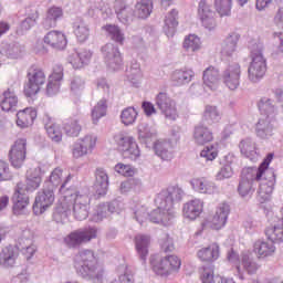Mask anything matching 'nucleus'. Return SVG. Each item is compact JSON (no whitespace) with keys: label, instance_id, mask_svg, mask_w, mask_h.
I'll return each mask as SVG.
<instances>
[{"label":"nucleus","instance_id":"a19ab883","mask_svg":"<svg viewBox=\"0 0 283 283\" xmlns=\"http://www.w3.org/2000/svg\"><path fill=\"white\" fill-rule=\"evenodd\" d=\"M44 127L49 138L53 143H61L63 140V132L61 130V125L53 122L50 116L44 117Z\"/></svg>","mask_w":283,"mask_h":283},{"label":"nucleus","instance_id":"ea45409f","mask_svg":"<svg viewBox=\"0 0 283 283\" xmlns=\"http://www.w3.org/2000/svg\"><path fill=\"white\" fill-rule=\"evenodd\" d=\"M178 9H171L165 15L164 32L168 39H171L176 34V28H178Z\"/></svg>","mask_w":283,"mask_h":283},{"label":"nucleus","instance_id":"9d476101","mask_svg":"<svg viewBox=\"0 0 283 283\" xmlns=\"http://www.w3.org/2000/svg\"><path fill=\"white\" fill-rule=\"evenodd\" d=\"M229 213H231V207L229 206V203H219L214 210L212 218L203 222V229H213L214 231H220V229H224L229 220Z\"/></svg>","mask_w":283,"mask_h":283},{"label":"nucleus","instance_id":"6e6d98bb","mask_svg":"<svg viewBox=\"0 0 283 283\" xmlns=\"http://www.w3.org/2000/svg\"><path fill=\"white\" fill-rule=\"evenodd\" d=\"M241 154L245 158H250L251 160H256L258 150L255 149V142L251 138L243 139L240 145Z\"/></svg>","mask_w":283,"mask_h":283},{"label":"nucleus","instance_id":"0eeeda50","mask_svg":"<svg viewBox=\"0 0 283 283\" xmlns=\"http://www.w3.org/2000/svg\"><path fill=\"white\" fill-rule=\"evenodd\" d=\"M252 62L248 69V76L251 83H260L266 74V59H264V44L254 43L250 48Z\"/></svg>","mask_w":283,"mask_h":283},{"label":"nucleus","instance_id":"4468645a","mask_svg":"<svg viewBox=\"0 0 283 283\" xmlns=\"http://www.w3.org/2000/svg\"><path fill=\"white\" fill-rule=\"evenodd\" d=\"M102 55L106 67L112 72L123 70V54L120 50L113 43H107L102 48Z\"/></svg>","mask_w":283,"mask_h":283},{"label":"nucleus","instance_id":"774afa93","mask_svg":"<svg viewBox=\"0 0 283 283\" xmlns=\"http://www.w3.org/2000/svg\"><path fill=\"white\" fill-rule=\"evenodd\" d=\"M85 90V80L78 75H74L70 80V91L72 94H81Z\"/></svg>","mask_w":283,"mask_h":283},{"label":"nucleus","instance_id":"13d9d810","mask_svg":"<svg viewBox=\"0 0 283 283\" xmlns=\"http://www.w3.org/2000/svg\"><path fill=\"white\" fill-rule=\"evenodd\" d=\"M107 114V99H99L91 111V117L94 125H97L101 118Z\"/></svg>","mask_w":283,"mask_h":283},{"label":"nucleus","instance_id":"dca6fc26","mask_svg":"<svg viewBox=\"0 0 283 283\" xmlns=\"http://www.w3.org/2000/svg\"><path fill=\"white\" fill-rule=\"evenodd\" d=\"M28 154V139L19 138L12 145L9 151V159L14 169H21L25 163V156Z\"/></svg>","mask_w":283,"mask_h":283},{"label":"nucleus","instance_id":"4c0bfd02","mask_svg":"<svg viewBox=\"0 0 283 283\" xmlns=\"http://www.w3.org/2000/svg\"><path fill=\"white\" fill-rule=\"evenodd\" d=\"M238 161L234 154H228L224 156L223 166L217 172V180H229L233 178V164Z\"/></svg>","mask_w":283,"mask_h":283},{"label":"nucleus","instance_id":"9b49d317","mask_svg":"<svg viewBox=\"0 0 283 283\" xmlns=\"http://www.w3.org/2000/svg\"><path fill=\"white\" fill-rule=\"evenodd\" d=\"M72 180V174L67 172L61 167H56L50 174V176L45 179L44 186L49 187L56 191V188L60 187L59 190V198L65 193L69 189L65 188L67 182Z\"/></svg>","mask_w":283,"mask_h":283},{"label":"nucleus","instance_id":"a211bd4d","mask_svg":"<svg viewBox=\"0 0 283 283\" xmlns=\"http://www.w3.org/2000/svg\"><path fill=\"white\" fill-rule=\"evenodd\" d=\"M18 245L27 260H32V258H34V253H36V244H34V232L30 229H24L18 238Z\"/></svg>","mask_w":283,"mask_h":283},{"label":"nucleus","instance_id":"6e6552de","mask_svg":"<svg viewBox=\"0 0 283 283\" xmlns=\"http://www.w3.org/2000/svg\"><path fill=\"white\" fill-rule=\"evenodd\" d=\"M45 72L39 66H31L28 70L27 83L24 84V95L28 98H34L41 88L45 85Z\"/></svg>","mask_w":283,"mask_h":283},{"label":"nucleus","instance_id":"c9c22d12","mask_svg":"<svg viewBox=\"0 0 283 283\" xmlns=\"http://www.w3.org/2000/svg\"><path fill=\"white\" fill-rule=\"evenodd\" d=\"M238 41H240V34L238 32H230L221 43L222 56H233L238 52Z\"/></svg>","mask_w":283,"mask_h":283},{"label":"nucleus","instance_id":"39448f33","mask_svg":"<svg viewBox=\"0 0 283 283\" xmlns=\"http://www.w3.org/2000/svg\"><path fill=\"white\" fill-rule=\"evenodd\" d=\"M258 107L262 117L256 124V136L263 139L271 138L275 125V114H277L275 101L270 97H262L258 103Z\"/></svg>","mask_w":283,"mask_h":283},{"label":"nucleus","instance_id":"2f4dec72","mask_svg":"<svg viewBox=\"0 0 283 283\" xmlns=\"http://www.w3.org/2000/svg\"><path fill=\"white\" fill-rule=\"evenodd\" d=\"M174 147H176V144L169 139H158L154 144L155 154L161 160H171L174 158Z\"/></svg>","mask_w":283,"mask_h":283},{"label":"nucleus","instance_id":"473e14b6","mask_svg":"<svg viewBox=\"0 0 283 283\" xmlns=\"http://www.w3.org/2000/svg\"><path fill=\"white\" fill-rule=\"evenodd\" d=\"M197 258L200 262L213 263L220 258V245L212 243L197 251Z\"/></svg>","mask_w":283,"mask_h":283},{"label":"nucleus","instance_id":"1a4fd4ad","mask_svg":"<svg viewBox=\"0 0 283 283\" xmlns=\"http://www.w3.org/2000/svg\"><path fill=\"white\" fill-rule=\"evenodd\" d=\"M114 140L124 158H129V160H138L140 158V148L136 143V138L119 133L114 136Z\"/></svg>","mask_w":283,"mask_h":283},{"label":"nucleus","instance_id":"c85d7f7f","mask_svg":"<svg viewBox=\"0 0 283 283\" xmlns=\"http://www.w3.org/2000/svg\"><path fill=\"white\" fill-rule=\"evenodd\" d=\"M44 43L53 48V50H65L67 48V36L63 31H49L44 35Z\"/></svg>","mask_w":283,"mask_h":283},{"label":"nucleus","instance_id":"c03bdc74","mask_svg":"<svg viewBox=\"0 0 283 283\" xmlns=\"http://www.w3.org/2000/svg\"><path fill=\"white\" fill-rule=\"evenodd\" d=\"M196 76L193 70H177L171 75V81L175 85H187V83H191Z\"/></svg>","mask_w":283,"mask_h":283},{"label":"nucleus","instance_id":"bf43d9fd","mask_svg":"<svg viewBox=\"0 0 283 283\" xmlns=\"http://www.w3.org/2000/svg\"><path fill=\"white\" fill-rule=\"evenodd\" d=\"M213 6L220 17H231L233 0H213Z\"/></svg>","mask_w":283,"mask_h":283},{"label":"nucleus","instance_id":"052dcab7","mask_svg":"<svg viewBox=\"0 0 283 283\" xmlns=\"http://www.w3.org/2000/svg\"><path fill=\"white\" fill-rule=\"evenodd\" d=\"M136 118H138V111L132 106L124 108L120 113V123L126 127L134 125V123H136Z\"/></svg>","mask_w":283,"mask_h":283},{"label":"nucleus","instance_id":"4be33fe9","mask_svg":"<svg viewBox=\"0 0 283 283\" xmlns=\"http://www.w3.org/2000/svg\"><path fill=\"white\" fill-rule=\"evenodd\" d=\"M275 251H277V248H275V243L271 241L259 239L253 242V253L256 255L258 260L273 258Z\"/></svg>","mask_w":283,"mask_h":283},{"label":"nucleus","instance_id":"2eb2a0df","mask_svg":"<svg viewBox=\"0 0 283 283\" xmlns=\"http://www.w3.org/2000/svg\"><path fill=\"white\" fill-rule=\"evenodd\" d=\"M54 189L43 186V189L40 190L35 196V201L33 203V212L35 216H41L54 205L55 196Z\"/></svg>","mask_w":283,"mask_h":283},{"label":"nucleus","instance_id":"69168bd1","mask_svg":"<svg viewBox=\"0 0 283 283\" xmlns=\"http://www.w3.org/2000/svg\"><path fill=\"white\" fill-rule=\"evenodd\" d=\"M38 19H39V10L34 8L32 9L31 13L28 14L25 20L21 22V30H23L24 32H27V30H31L32 28H34V25H36Z\"/></svg>","mask_w":283,"mask_h":283},{"label":"nucleus","instance_id":"603ef678","mask_svg":"<svg viewBox=\"0 0 283 283\" xmlns=\"http://www.w3.org/2000/svg\"><path fill=\"white\" fill-rule=\"evenodd\" d=\"M158 136L156 128L150 127L149 125L142 123L138 125V138L140 143H151L154 138Z\"/></svg>","mask_w":283,"mask_h":283},{"label":"nucleus","instance_id":"20e7f679","mask_svg":"<svg viewBox=\"0 0 283 283\" xmlns=\"http://www.w3.org/2000/svg\"><path fill=\"white\" fill-rule=\"evenodd\" d=\"M74 269L83 280H93L94 283H107L105 281V268L99 265L94 251L82 250L74 256Z\"/></svg>","mask_w":283,"mask_h":283},{"label":"nucleus","instance_id":"7ed1b4c3","mask_svg":"<svg viewBox=\"0 0 283 283\" xmlns=\"http://www.w3.org/2000/svg\"><path fill=\"white\" fill-rule=\"evenodd\" d=\"M185 191L178 186H170L167 190L159 192L155 199L157 209L150 213V222L155 224H161L163 227H169L176 218V209L174 205L180 202Z\"/></svg>","mask_w":283,"mask_h":283},{"label":"nucleus","instance_id":"f03ea898","mask_svg":"<svg viewBox=\"0 0 283 283\" xmlns=\"http://www.w3.org/2000/svg\"><path fill=\"white\" fill-rule=\"evenodd\" d=\"M90 197L81 195L74 189L66 190L63 196L59 197L57 206L53 212V220L60 224L70 221V216L75 220H87L90 216Z\"/></svg>","mask_w":283,"mask_h":283},{"label":"nucleus","instance_id":"cd10ccee","mask_svg":"<svg viewBox=\"0 0 283 283\" xmlns=\"http://www.w3.org/2000/svg\"><path fill=\"white\" fill-rule=\"evenodd\" d=\"M95 184L93 189L95 191V196L97 198H103V196H107V190L109 189V177L107 172L103 168H97L95 172Z\"/></svg>","mask_w":283,"mask_h":283},{"label":"nucleus","instance_id":"393cba45","mask_svg":"<svg viewBox=\"0 0 283 283\" xmlns=\"http://www.w3.org/2000/svg\"><path fill=\"white\" fill-rule=\"evenodd\" d=\"M205 211V201L202 199H192L184 203L182 213L187 220H197Z\"/></svg>","mask_w":283,"mask_h":283},{"label":"nucleus","instance_id":"3c124183","mask_svg":"<svg viewBox=\"0 0 283 283\" xmlns=\"http://www.w3.org/2000/svg\"><path fill=\"white\" fill-rule=\"evenodd\" d=\"M63 129L66 136H70L71 138H77V136L81 135L82 127L76 117H70L64 120Z\"/></svg>","mask_w":283,"mask_h":283},{"label":"nucleus","instance_id":"f3484780","mask_svg":"<svg viewBox=\"0 0 283 283\" xmlns=\"http://www.w3.org/2000/svg\"><path fill=\"white\" fill-rule=\"evenodd\" d=\"M242 76V69L239 63L233 62L229 64L221 74V81L228 90L234 91L240 87V77Z\"/></svg>","mask_w":283,"mask_h":283},{"label":"nucleus","instance_id":"37998d69","mask_svg":"<svg viewBox=\"0 0 283 283\" xmlns=\"http://www.w3.org/2000/svg\"><path fill=\"white\" fill-rule=\"evenodd\" d=\"M192 138L197 145H207L213 140V133L209 127L199 125L195 127Z\"/></svg>","mask_w":283,"mask_h":283},{"label":"nucleus","instance_id":"de8ad7c7","mask_svg":"<svg viewBox=\"0 0 283 283\" xmlns=\"http://www.w3.org/2000/svg\"><path fill=\"white\" fill-rule=\"evenodd\" d=\"M114 9L118 20L122 23H127V21H129V19H132V15L134 14L132 7L127 6L125 1L122 0L115 1Z\"/></svg>","mask_w":283,"mask_h":283},{"label":"nucleus","instance_id":"5fc2aeb1","mask_svg":"<svg viewBox=\"0 0 283 283\" xmlns=\"http://www.w3.org/2000/svg\"><path fill=\"white\" fill-rule=\"evenodd\" d=\"M104 32L106 33V36L108 39H112V41H115L116 43L123 44L125 41V33H123V30L116 24H106L102 28Z\"/></svg>","mask_w":283,"mask_h":283},{"label":"nucleus","instance_id":"864d4df0","mask_svg":"<svg viewBox=\"0 0 283 283\" xmlns=\"http://www.w3.org/2000/svg\"><path fill=\"white\" fill-rule=\"evenodd\" d=\"M154 10V2L151 0H137L135 6V14L138 19H147Z\"/></svg>","mask_w":283,"mask_h":283},{"label":"nucleus","instance_id":"bb28decb","mask_svg":"<svg viewBox=\"0 0 283 283\" xmlns=\"http://www.w3.org/2000/svg\"><path fill=\"white\" fill-rule=\"evenodd\" d=\"M41 182H43V170L38 166L29 170L27 174V180L25 184H23L24 193L25 191L31 193L36 191V189L41 187Z\"/></svg>","mask_w":283,"mask_h":283},{"label":"nucleus","instance_id":"f257e3e1","mask_svg":"<svg viewBox=\"0 0 283 283\" xmlns=\"http://www.w3.org/2000/svg\"><path fill=\"white\" fill-rule=\"evenodd\" d=\"M273 153H269L263 163L256 167L243 168L241 172V179L238 186V193L241 198H249L253 193V182L256 180L259 184L258 200L261 205L271 200L273 193V187H275V172L273 169H269V166L274 158Z\"/></svg>","mask_w":283,"mask_h":283},{"label":"nucleus","instance_id":"f8f14e48","mask_svg":"<svg viewBox=\"0 0 283 283\" xmlns=\"http://www.w3.org/2000/svg\"><path fill=\"white\" fill-rule=\"evenodd\" d=\"M98 235V230L96 227H86L78 229L76 231L71 232L67 237H65L64 242L71 249L76 247H81V244L85 242H91V240H96Z\"/></svg>","mask_w":283,"mask_h":283},{"label":"nucleus","instance_id":"5701e85b","mask_svg":"<svg viewBox=\"0 0 283 283\" xmlns=\"http://www.w3.org/2000/svg\"><path fill=\"white\" fill-rule=\"evenodd\" d=\"M203 90L216 92L220 87V70L213 65L208 66L202 73Z\"/></svg>","mask_w":283,"mask_h":283},{"label":"nucleus","instance_id":"a878e982","mask_svg":"<svg viewBox=\"0 0 283 283\" xmlns=\"http://www.w3.org/2000/svg\"><path fill=\"white\" fill-rule=\"evenodd\" d=\"M123 209V202L118 200H113L112 202L102 203L97 207L96 213L93 214V222H101L103 218H107L109 213H116Z\"/></svg>","mask_w":283,"mask_h":283},{"label":"nucleus","instance_id":"58836bf2","mask_svg":"<svg viewBox=\"0 0 283 283\" xmlns=\"http://www.w3.org/2000/svg\"><path fill=\"white\" fill-rule=\"evenodd\" d=\"M151 242V238L147 234H137L135 237V249L137 251V255L145 264L147 262V256L149 255V244Z\"/></svg>","mask_w":283,"mask_h":283},{"label":"nucleus","instance_id":"e2e57ef3","mask_svg":"<svg viewBox=\"0 0 283 283\" xmlns=\"http://www.w3.org/2000/svg\"><path fill=\"white\" fill-rule=\"evenodd\" d=\"M117 273L119 283H134V273L132 272V268L125 264L119 265Z\"/></svg>","mask_w":283,"mask_h":283},{"label":"nucleus","instance_id":"49530a36","mask_svg":"<svg viewBox=\"0 0 283 283\" xmlns=\"http://www.w3.org/2000/svg\"><path fill=\"white\" fill-rule=\"evenodd\" d=\"M87 8L88 17H98V14H102L103 19H108V17H112V9L105 10L104 2L88 1Z\"/></svg>","mask_w":283,"mask_h":283},{"label":"nucleus","instance_id":"423d86ee","mask_svg":"<svg viewBox=\"0 0 283 283\" xmlns=\"http://www.w3.org/2000/svg\"><path fill=\"white\" fill-rule=\"evenodd\" d=\"M150 266L155 274L164 280L171 277L180 272L182 260L176 254L159 258L158 255L150 256Z\"/></svg>","mask_w":283,"mask_h":283},{"label":"nucleus","instance_id":"412c9836","mask_svg":"<svg viewBox=\"0 0 283 283\" xmlns=\"http://www.w3.org/2000/svg\"><path fill=\"white\" fill-rule=\"evenodd\" d=\"M260 265L249 254H242L241 264L234 266V276L239 280L244 281V273L248 275H255Z\"/></svg>","mask_w":283,"mask_h":283},{"label":"nucleus","instance_id":"79ce46f5","mask_svg":"<svg viewBox=\"0 0 283 283\" xmlns=\"http://www.w3.org/2000/svg\"><path fill=\"white\" fill-rule=\"evenodd\" d=\"M126 78L132 85H140V81H143V70L138 61L132 60L129 65H127Z\"/></svg>","mask_w":283,"mask_h":283},{"label":"nucleus","instance_id":"4d7b16f0","mask_svg":"<svg viewBox=\"0 0 283 283\" xmlns=\"http://www.w3.org/2000/svg\"><path fill=\"white\" fill-rule=\"evenodd\" d=\"M133 211L134 219L139 224H143L144 222H147V219L151 220V212L149 213L147 211V208L142 203H133L130 207Z\"/></svg>","mask_w":283,"mask_h":283},{"label":"nucleus","instance_id":"6ab92c4d","mask_svg":"<svg viewBox=\"0 0 283 283\" xmlns=\"http://www.w3.org/2000/svg\"><path fill=\"white\" fill-rule=\"evenodd\" d=\"M198 17L201 21V25H203L206 30L211 31L217 28L218 23L216 22V11H212L211 4L205 0L199 2Z\"/></svg>","mask_w":283,"mask_h":283},{"label":"nucleus","instance_id":"7c9ffc66","mask_svg":"<svg viewBox=\"0 0 283 283\" xmlns=\"http://www.w3.org/2000/svg\"><path fill=\"white\" fill-rule=\"evenodd\" d=\"M19 260V249L8 245L0 252V266L2 269H13Z\"/></svg>","mask_w":283,"mask_h":283},{"label":"nucleus","instance_id":"e433bc0d","mask_svg":"<svg viewBox=\"0 0 283 283\" xmlns=\"http://www.w3.org/2000/svg\"><path fill=\"white\" fill-rule=\"evenodd\" d=\"M19 97L13 90L8 88L0 95V106L3 112H15Z\"/></svg>","mask_w":283,"mask_h":283},{"label":"nucleus","instance_id":"338daca9","mask_svg":"<svg viewBox=\"0 0 283 283\" xmlns=\"http://www.w3.org/2000/svg\"><path fill=\"white\" fill-rule=\"evenodd\" d=\"M61 83H63V80H57L55 77L49 76L48 83H46L48 96H56V94L61 92Z\"/></svg>","mask_w":283,"mask_h":283},{"label":"nucleus","instance_id":"0e129e2a","mask_svg":"<svg viewBox=\"0 0 283 283\" xmlns=\"http://www.w3.org/2000/svg\"><path fill=\"white\" fill-rule=\"evenodd\" d=\"M77 140L82 146H84V149L88 154H92V151H94V149L96 148L98 137H96V135L88 134Z\"/></svg>","mask_w":283,"mask_h":283},{"label":"nucleus","instance_id":"72a5a7b5","mask_svg":"<svg viewBox=\"0 0 283 283\" xmlns=\"http://www.w3.org/2000/svg\"><path fill=\"white\" fill-rule=\"evenodd\" d=\"M36 120V108L27 107L17 113V125L21 129H27V127H32Z\"/></svg>","mask_w":283,"mask_h":283},{"label":"nucleus","instance_id":"09e8293b","mask_svg":"<svg viewBox=\"0 0 283 283\" xmlns=\"http://www.w3.org/2000/svg\"><path fill=\"white\" fill-rule=\"evenodd\" d=\"M73 32L80 43H85V41L90 39V27L82 19L74 21Z\"/></svg>","mask_w":283,"mask_h":283},{"label":"nucleus","instance_id":"aec40b11","mask_svg":"<svg viewBox=\"0 0 283 283\" xmlns=\"http://www.w3.org/2000/svg\"><path fill=\"white\" fill-rule=\"evenodd\" d=\"M30 198L25 195L23 182H19L13 195V213L14 216H23L28 211Z\"/></svg>","mask_w":283,"mask_h":283},{"label":"nucleus","instance_id":"f704fd0d","mask_svg":"<svg viewBox=\"0 0 283 283\" xmlns=\"http://www.w3.org/2000/svg\"><path fill=\"white\" fill-rule=\"evenodd\" d=\"M61 19H63V8L52 6L46 10V14L42 22V25L43 28H45V30L56 28V23H59Z\"/></svg>","mask_w":283,"mask_h":283},{"label":"nucleus","instance_id":"8fccbe9b","mask_svg":"<svg viewBox=\"0 0 283 283\" xmlns=\"http://www.w3.org/2000/svg\"><path fill=\"white\" fill-rule=\"evenodd\" d=\"M202 118L208 125H216V123H220L222 119V114L220 113V109H218V106L206 105Z\"/></svg>","mask_w":283,"mask_h":283},{"label":"nucleus","instance_id":"b1692460","mask_svg":"<svg viewBox=\"0 0 283 283\" xmlns=\"http://www.w3.org/2000/svg\"><path fill=\"white\" fill-rule=\"evenodd\" d=\"M190 186L197 193H203L206 196H213V193H218V186L216 182L205 177L191 179Z\"/></svg>","mask_w":283,"mask_h":283},{"label":"nucleus","instance_id":"a18cd8bd","mask_svg":"<svg viewBox=\"0 0 283 283\" xmlns=\"http://www.w3.org/2000/svg\"><path fill=\"white\" fill-rule=\"evenodd\" d=\"M182 48L188 54H196L202 48V41L196 34H189L184 39Z\"/></svg>","mask_w":283,"mask_h":283},{"label":"nucleus","instance_id":"ddd939ff","mask_svg":"<svg viewBox=\"0 0 283 283\" xmlns=\"http://www.w3.org/2000/svg\"><path fill=\"white\" fill-rule=\"evenodd\" d=\"M155 103L166 120H178V105L167 93H159L155 98Z\"/></svg>","mask_w":283,"mask_h":283},{"label":"nucleus","instance_id":"c756f323","mask_svg":"<svg viewBox=\"0 0 283 283\" xmlns=\"http://www.w3.org/2000/svg\"><path fill=\"white\" fill-rule=\"evenodd\" d=\"M92 60V52L87 50L73 51L67 57V63L72 65L74 70H81L85 65L90 64Z\"/></svg>","mask_w":283,"mask_h":283},{"label":"nucleus","instance_id":"680f3d73","mask_svg":"<svg viewBox=\"0 0 283 283\" xmlns=\"http://www.w3.org/2000/svg\"><path fill=\"white\" fill-rule=\"evenodd\" d=\"M2 50L9 59H21L23 55V46L17 42L6 44Z\"/></svg>","mask_w":283,"mask_h":283}]
</instances>
